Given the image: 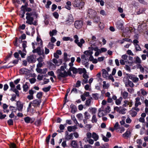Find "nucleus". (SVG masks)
Listing matches in <instances>:
<instances>
[{"label": "nucleus", "instance_id": "nucleus-5", "mask_svg": "<svg viewBox=\"0 0 148 148\" xmlns=\"http://www.w3.org/2000/svg\"><path fill=\"white\" fill-rule=\"evenodd\" d=\"M74 38L75 39L74 41L75 42L76 44L78 46L80 47H81L82 46L83 44L85 43L84 40L83 38H82L80 40V42H79V38L77 35H75L74 36Z\"/></svg>", "mask_w": 148, "mask_h": 148}, {"label": "nucleus", "instance_id": "nucleus-7", "mask_svg": "<svg viewBox=\"0 0 148 148\" xmlns=\"http://www.w3.org/2000/svg\"><path fill=\"white\" fill-rule=\"evenodd\" d=\"M123 81L125 84L126 87H127L129 86L131 87H133L134 86V84L133 82L130 81L128 78L127 77H125L123 78Z\"/></svg>", "mask_w": 148, "mask_h": 148}, {"label": "nucleus", "instance_id": "nucleus-9", "mask_svg": "<svg viewBox=\"0 0 148 148\" xmlns=\"http://www.w3.org/2000/svg\"><path fill=\"white\" fill-rule=\"evenodd\" d=\"M83 25V23L82 21H77L75 23V28L79 29L81 28Z\"/></svg>", "mask_w": 148, "mask_h": 148}, {"label": "nucleus", "instance_id": "nucleus-24", "mask_svg": "<svg viewBox=\"0 0 148 148\" xmlns=\"http://www.w3.org/2000/svg\"><path fill=\"white\" fill-rule=\"evenodd\" d=\"M116 26L119 29H122L123 27V23L120 21H118L116 24Z\"/></svg>", "mask_w": 148, "mask_h": 148}, {"label": "nucleus", "instance_id": "nucleus-2", "mask_svg": "<svg viewBox=\"0 0 148 148\" xmlns=\"http://www.w3.org/2000/svg\"><path fill=\"white\" fill-rule=\"evenodd\" d=\"M26 19L27 21L26 23L29 25L33 24L36 25L37 24V22L36 21L33 22L34 17L35 16V12H27L26 13Z\"/></svg>", "mask_w": 148, "mask_h": 148}, {"label": "nucleus", "instance_id": "nucleus-45", "mask_svg": "<svg viewBox=\"0 0 148 148\" xmlns=\"http://www.w3.org/2000/svg\"><path fill=\"white\" fill-rule=\"evenodd\" d=\"M71 119L73 121L74 123L76 124V125H77V124H79V123H78L75 117L74 116H71Z\"/></svg>", "mask_w": 148, "mask_h": 148}, {"label": "nucleus", "instance_id": "nucleus-58", "mask_svg": "<svg viewBox=\"0 0 148 148\" xmlns=\"http://www.w3.org/2000/svg\"><path fill=\"white\" fill-rule=\"evenodd\" d=\"M89 49H90L92 51V50H94L96 52L100 50V49H99L97 47H95V48H93V47H89Z\"/></svg>", "mask_w": 148, "mask_h": 148}, {"label": "nucleus", "instance_id": "nucleus-13", "mask_svg": "<svg viewBox=\"0 0 148 148\" xmlns=\"http://www.w3.org/2000/svg\"><path fill=\"white\" fill-rule=\"evenodd\" d=\"M135 60L134 61H132L131 63L132 64H133L134 63L135 64H140L141 62V60L140 58L138 57L137 56L135 58Z\"/></svg>", "mask_w": 148, "mask_h": 148}, {"label": "nucleus", "instance_id": "nucleus-39", "mask_svg": "<svg viewBox=\"0 0 148 148\" xmlns=\"http://www.w3.org/2000/svg\"><path fill=\"white\" fill-rule=\"evenodd\" d=\"M145 126H143L142 128L140 130V135L143 134L145 133Z\"/></svg>", "mask_w": 148, "mask_h": 148}, {"label": "nucleus", "instance_id": "nucleus-44", "mask_svg": "<svg viewBox=\"0 0 148 148\" xmlns=\"http://www.w3.org/2000/svg\"><path fill=\"white\" fill-rule=\"evenodd\" d=\"M23 90L25 92L27 91L29 88L28 85L26 84H25L23 85Z\"/></svg>", "mask_w": 148, "mask_h": 148}, {"label": "nucleus", "instance_id": "nucleus-1", "mask_svg": "<svg viewBox=\"0 0 148 148\" xmlns=\"http://www.w3.org/2000/svg\"><path fill=\"white\" fill-rule=\"evenodd\" d=\"M66 68V66L64 64L63 66H62L60 68L57 70V73L58 74V78L59 79H60L62 77H64L67 76L68 75H71V73L69 71L67 72L65 70Z\"/></svg>", "mask_w": 148, "mask_h": 148}, {"label": "nucleus", "instance_id": "nucleus-16", "mask_svg": "<svg viewBox=\"0 0 148 148\" xmlns=\"http://www.w3.org/2000/svg\"><path fill=\"white\" fill-rule=\"evenodd\" d=\"M101 71L102 72V75L104 78H106L108 76V73L106 70L103 69Z\"/></svg>", "mask_w": 148, "mask_h": 148}, {"label": "nucleus", "instance_id": "nucleus-42", "mask_svg": "<svg viewBox=\"0 0 148 148\" xmlns=\"http://www.w3.org/2000/svg\"><path fill=\"white\" fill-rule=\"evenodd\" d=\"M68 55L67 53L65 52L64 54V58L65 61L66 62L69 60V58H68Z\"/></svg>", "mask_w": 148, "mask_h": 148}, {"label": "nucleus", "instance_id": "nucleus-26", "mask_svg": "<svg viewBox=\"0 0 148 148\" xmlns=\"http://www.w3.org/2000/svg\"><path fill=\"white\" fill-rule=\"evenodd\" d=\"M126 109L124 108L121 107L119 113L122 114H125L126 113Z\"/></svg>", "mask_w": 148, "mask_h": 148}, {"label": "nucleus", "instance_id": "nucleus-15", "mask_svg": "<svg viewBox=\"0 0 148 148\" xmlns=\"http://www.w3.org/2000/svg\"><path fill=\"white\" fill-rule=\"evenodd\" d=\"M123 103V107H126L129 106L130 107H131L132 106V102L129 101L127 100L124 101Z\"/></svg>", "mask_w": 148, "mask_h": 148}, {"label": "nucleus", "instance_id": "nucleus-53", "mask_svg": "<svg viewBox=\"0 0 148 148\" xmlns=\"http://www.w3.org/2000/svg\"><path fill=\"white\" fill-rule=\"evenodd\" d=\"M92 134L89 132H88L86 134V136L88 138H90L92 137Z\"/></svg>", "mask_w": 148, "mask_h": 148}, {"label": "nucleus", "instance_id": "nucleus-28", "mask_svg": "<svg viewBox=\"0 0 148 148\" xmlns=\"http://www.w3.org/2000/svg\"><path fill=\"white\" fill-rule=\"evenodd\" d=\"M71 3L70 1H67L66 3V5H65V8L68 10H70L71 9Z\"/></svg>", "mask_w": 148, "mask_h": 148}, {"label": "nucleus", "instance_id": "nucleus-40", "mask_svg": "<svg viewBox=\"0 0 148 148\" xmlns=\"http://www.w3.org/2000/svg\"><path fill=\"white\" fill-rule=\"evenodd\" d=\"M84 114L85 119H88L90 117V115L87 112H85Z\"/></svg>", "mask_w": 148, "mask_h": 148}, {"label": "nucleus", "instance_id": "nucleus-23", "mask_svg": "<svg viewBox=\"0 0 148 148\" xmlns=\"http://www.w3.org/2000/svg\"><path fill=\"white\" fill-rule=\"evenodd\" d=\"M86 71L84 68L83 69L79 68L77 69V73L79 74H81L82 73H86Z\"/></svg>", "mask_w": 148, "mask_h": 148}, {"label": "nucleus", "instance_id": "nucleus-27", "mask_svg": "<svg viewBox=\"0 0 148 148\" xmlns=\"http://www.w3.org/2000/svg\"><path fill=\"white\" fill-rule=\"evenodd\" d=\"M91 121L93 123H97V119L96 118V116L95 114H94L93 115Z\"/></svg>", "mask_w": 148, "mask_h": 148}, {"label": "nucleus", "instance_id": "nucleus-34", "mask_svg": "<svg viewBox=\"0 0 148 148\" xmlns=\"http://www.w3.org/2000/svg\"><path fill=\"white\" fill-rule=\"evenodd\" d=\"M130 112L131 116L133 117H135L137 114V112L132 109H131Z\"/></svg>", "mask_w": 148, "mask_h": 148}, {"label": "nucleus", "instance_id": "nucleus-47", "mask_svg": "<svg viewBox=\"0 0 148 148\" xmlns=\"http://www.w3.org/2000/svg\"><path fill=\"white\" fill-rule=\"evenodd\" d=\"M51 86H49L47 87H45L43 88L42 90L43 91L45 92H47L49 90L50 88H51Z\"/></svg>", "mask_w": 148, "mask_h": 148}, {"label": "nucleus", "instance_id": "nucleus-57", "mask_svg": "<svg viewBox=\"0 0 148 148\" xmlns=\"http://www.w3.org/2000/svg\"><path fill=\"white\" fill-rule=\"evenodd\" d=\"M134 46L135 47L137 51H140L141 50V49L138 44Z\"/></svg>", "mask_w": 148, "mask_h": 148}, {"label": "nucleus", "instance_id": "nucleus-56", "mask_svg": "<svg viewBox=\"0 0 148 148\" xmlns=\"http://www.w3.org/2000/svg\"><path fill=\"white\" fill-rule=\"evenodd\" d=\"M12 90L15 93L16 95L18 96H19V92L15 88L14 89H12Z\"/></svg>", "mask_w": 148, "mask_h": 148}, {"label": "nucleus", "instance_id": "nucleus-59", "mask_svg": "<svg viewBox=\"0 0 148 148\" xmlns=\"http://www.w3.org/2000/svg\"><path fill=\"white\" fill-rule=\"evenodd\" d=\"M119 124L118 122H116V123L114 125V128L115 130H118L119 129Z\"/></svg>", "mask_w": 148, "mask_h": 148}, {"label": "nucleus", "instance_id": "nucleus-33", "mask_svg": "<svg viewBox=\"0 0 148 148\" xmlns=\"http://www.w3.org/2000/svg\"><path fill=\"white\" fill-rule=\"evenodd\" d=\"M110 86V85L108 83L106 84V81L103 82V87L104 89H107Z\"/></svg>", "mask_w": 148, "mask_h": 148}, {"label": "nucleus", "instance_id": "nucleus-63", "mask_svg": "<svg viewBox=\"0 0 148 148\" xmlns=\"http://www.w3.org/2000/svg\"><path fill=\"white\" fill-rule=\"evenodd\" d=\"M42 96V93L41 92H39L37 93L36 96L39 99L41 98Z\"/></svg>", "mask_w": 148, "mask_h": 148}, {"label": "nucleus", "instance_id": "nucleus-48", "mask_svg": "<svg viewBox=\"0 0 148 148\" xmlns=\"http://www.w3.org/2000/svg\"><path fill=\"white\" fill-rule=\"evenodd\" d=\"M76 116L79 120H82L83 118V115L81 113L77 114Z\"/></svg>", "mask_w": 148, "mask_h": 148}, {"label": "nucleus", "instance_id": "nucleus-11", "mask_svg": "<svg viewBox=\"0 0 148 148\" xmlns=\"http://www.w3.org/2000/svg\"><path fill=\"white\" fill-rule=\"evenodd\" d=\"M40 47H38L37 49L34 50V52L37 53L39 55H42L44 54L43 49H40Z\"/></svg>", "mask_w": 148, "mask_h": 148}, {"label": "nucleus", "instance_id": "nucleus-4", "mask_svg": "<svg viewBox=\"0 0 148 148\" xmlns=\"http://www.w3.org/2000/svg\"><path fill=\"white\" fill-rule=\"evenodd\" d=\"M40 101H38L37 100H33L30 102L27 109V111H29L31 109L32 105L34 107L38 106L40 105Z\"/></svg>", "mask_w": 148, "mask_h": 148}, {"label": "nucleus", "instance_id": "nucleus-37", "mask_svg": "<svg viewBox=\"0 0 148 148\" xmlns=\"http://www.w3.org/2000/svg\"><path fill=\"white\" fill-rule=\"evenodd\" d=\"M57 31L56 30L53 29L52 31L49 32V34L51 36H52L53 35H55L56 34Z\"/></svg>", "mask_w": 148, "mask_h": 148}, {"label": "nucleus", "instance_id": "nucleus-61", "mask_svg": "<svg viewBox=\"0 0 148 148\" xmlns=\"http://www.w3.org/2000/svg\"><path fill=\"white\" fill-rule=\"evenodd\" d=\"M127 56L125 54L121 56L122 59L124 60H126L127 59Z\"/></svg>", "mask_w": 148, "mask_h": 148}, {"label": "nucleus", "instance_id": "nucleus-50", "mask_svg": "<svg viewBox=\"0 0 148 148\" xmlns=\"http://www.w3.org/2000/svg\"><path fill=\"white\" fill-rule=\"evenodd\" d=\"M140 91L141 93L143 96L146 95L147 94V92L143 89H141Z\"/></svg>", "mask_w": 148, "mask_h": 148}, {"label": "nucleus", "instance_id": "nucleus-21", "mask_svg": "<svg viewBox=\"0 0 148 148\" xmlns=\"http://www.w3.org/2000/svg\"><path fill=\"white\" fill-rule=\"evenodd\" d=\"M131 133V132L130 130L128 129L126 132L124 134H123L122 135L124 137H128L130 136Z\"/></svg>", "mask_w": 148, "mask_h": 148}, {"label": "nucleus", "instance_id": "nucleus-3", "mask_svg": "<svg viewBox=\"0 0 148 148\" xmlns=\"http://www.w3.org/2000/svg\"><path fill=\"white\" fill-rule=\"evenodd\" d=\"M73 4L75 7H77L79 9H81L84 7V2L81 0H76L73 1Z\"/></svg>", "mask_w": 148, "mask_h": 148}, {"label": "nucleus", "instance_id": "nucleus-6", "mask_svg": "<svg viewBox=\"0 0 148 148\" xmlns=\"http://www.w3.org/2000/svg\"><path fill=\"white\" fill-rule=\"evenodd\" d=\"M74 38L75 39L74 41L75 42L76 44L78 46L80 47H81L82 46L83 44L85 43L84 40L83 38H82L80 40V42H79V38L77 35H75L74 36Z\"/></svg>", "mask_w": 148, "mask_h": 148}, {"label": "nucleus", "instance_id": "nucleus-10", "mask_svg": "<svg viewBox=\"0 0 148 148\" xmlns=\"http://www.w3.org/2000/svg\"><path fill=\"white\" fill-rule=\"evenodd\" d=\"M35 58V56L31 55L27 58V60L29 63L35 62L36 61Z\"/></svg>", "mask_w": 148, "mask_h": 148}, {"label": "nucleus", "instance_id": "nucleus-29", "mask_svg": "<svg viewBox=\"0 0 148 148\" xmlns=\"http://www.w3.org/2000/svg\"><path fill=\"white\" fill-rule=\"evenodd\" d=\"M103 111L101 109H99V112L98 113V116L100 118L104 116Z\"/></svg>", "mask_w": 148, "mask_h": 148}, {"label": "nucleus", "instance_id": "nucleus-41", "mask_svg": "<svg viewBox=\"0 0 148 148\" xmlns=\"http://www.w3.org/2000/svg\"><path fill=\"white\" fill-rule=\"evenodd\" d=\"M66 138L68 140L73 139V136L72 134L71 133L69 135H67L66 136Z\"/></svg>", "mask_w": 148, "mask_h": 148}, {"label": "nucleus", "instance_id": "nucleus-12", "mask_svg": "<svg viewBox=\"0 0 148 148\" xmlns=\"http://www.w3.org/2000/svg\"><path fill=\"white\" fill-rule=\"evenodd\" d=\"M16 106L17 109L19 111H21L22 110L23 105V104L21 103L20 101H18L16 103Z\"/></svg>", "mask_w": 148, "mask_h": 148}, {"label": "nucleus", "instance_id": "nucleus-31", "mask_svg": "<svg viewBox=\"0 0 148 148\" xmlns=\"http://www.w3.org/2000/svg\"><path fill=\"white\" fill-rule=\"evenodd\" d=\"M19 72L22 74H26L27 73V70L25 68H22L20 70Z\"/></svg>", "mask_w": 148, "mask_h": 148}, {"label": "nucleus", "instance_id": "nucleus-36", "mask_svg": "<svg viewBox=\"0 0 148 148\" xmlns=\"http://www.w3.org/2000/svg\"><path fill=\"white\" fill-rule=\"evenodd\" d=\"M73 19L72 16L70 15L69 16L68 19L66 20V22L69 21V22L72 23L73 21Z\"/></svg>", "mask_w": 148, "mask_h": 148}, {"label": "nucleus", "instance_id": "nucleus-19", "mask_svg": "<svg viewBox=\"0 0 148 148\" xmlns=\"http://www.w3.org/2000/svg\"><path fill=\"white\" fill-rule=\"evenodd\" d=\"M140 99L139 97L136 98L135 99V106H138L139 105H141V103L140 101Z\"/></svg>", "mask_w": 148, "mask_h": 148}, {"label": "nucleus", "instance_id": "nucleus-51", "mask_svg": "<svg viewBox=\"0 0 148 148\" xmlns=\"http://www.w3.org/2000/svg\"><path fill=\"white\" fill-rule=\"evenodd\" d=\"M96 109L95 108H92L90 109V112L92 114H95L96 112Z\"/></svg>", "mask_w": 148, "mask_h": 148}, {"label": "nucleus", "instance_id": "nucleus-49", "mask_svg": "<svg viewBox=\"0 0 148 148\" xmlns=\"http://www.w3.org/2000/svg\"><path fill=\"white\" fill-rule=\"evenodd\" d=\"M53 45H54L53 43L51 42H49L48 45V47L51 49H53Z\"/></svg>", "mask_w": 148, "mask_h": 148}, {"label": "nucleus", "instance_id": "nucleus-62", "mask_svg": "<svg viewBox=\"0 0 148 148\" xmlns=\"http://www.w3.org/2000/svg\"><path fill=\"white\" fill-rule=\"evenodd\" d=\"M132 109L137 112H138L140 110L138 108V106H135Z\"/></svg>", "mask_w": 148, "mask_h": 148}, {"label": "nucleus", "instance_id": "nucleus-30", "mask_svg": "<svg viewBox=\"0 0 148 148\" xmlns=\"http://www.w3.org/2000/svg\"><path fill=\"white\" fill-rule=\"evenodd\" d=\"M71 146L73 148H76L77 146V141L75 140H72L71 142Z\"/></svg>", "mask_w": 148, "mask_h": 148}, {"label": "nucleus", "instance_id": "nucleus-17", "mask_svg": "<svg viewBox=\"0 0 148 148\" xmlns=\"http://www.w3.org/2000/svg\"><path fill=\"white\" fill-rule=\"evenodd\" d=\"M89 13L93 17L95 18L97 16L96 12L93 10H90L89 11Z\"/></svg>", "mask_w": 148, "mask_h": 148}, {"label": "nucleus", "instance_id": "nucleus-54", "mask_svg": "<svg viewBox=\"0 0 148 148\" xmlns=\"http://www.w3.org/2000/svg\"><path fill=\"white\" fill-rule=\"evenodd\" d=\"M25 14V10H21L20 12V17L21 18H23L24 16V14Z\"/></svg>", "mask_w": 148, "mask_h": 148}, {"label": "nucleus", "instance_id": "nucleus-22", "mask_svg": "<svg viewBox=\"0 0 148 148\" xmlns=\"http://www.w3.org/2000/svg\"><path fill=\"white\" fill-rule=\"evenodd\" d=\"M84 53L87 56H91L93 53V52L92 51L89 50L85 51L84 52Z\"/></svg>", "mask_w": 148, "mask_h": 148}, {"label": "nucleus", "instance_id": "nucleus-46", "mask_svg": "<svg viewBox=\"0 0 148 148\" xmlns=\"http://www.w3.org/2000/svg\"><path fill=\"white\" fill-rule=\"evenodd\" d=\"M63 40L64 41H68L69 40H70L71 41H73V39L69 37H64L63 38Z\"/></svg>", "mask_w": 148, "mask_h": 148}, {"label": "nucleus", "instance_id": "nucleus-64", "mask_svg": "<svg viewBox=\"0 0 148 148\" xmlns=\"http://www.w3.org/2000/svg\"><path fill=\"white\" fill-rule=\"evenodd\" d=\"M102 139L105 142H108L109 141V139L104 136H103Z\"/></svg>", "mask_w": 148, "mask_h": 148}, {"label": "nucleus", "instance_id": "nucleus-60", "mask_svg": "<svg viewBox=\"0 0 148 148\" xmlns=\"http://www.w3.org/2000/svg\"><path fill=\"white\" fill-rule=\"evenodd\" d=\"M138 67L139 68L140 71L141 72L143 73L144 72V69L141 65L139 64Z\"/></svg>", "mask_w": 148, "mask_h": 148}, {"label": "nucleus", "instance_id": "nucleus-32", "mask_svg": "<svg viewBox=\"0 0 148 148\" xmlns=\"http://www.w3.org/2000/svg\"><path fill=\"white\" fill-rule=\"evenodd\" d=\"M72 71L74 73H77V69L74 67H70L69 71Z\"/></svg>", "mask_w": 148, "mask_h": 148}, {"label": "nucleus", "instance_id": "nucleus-35", "mask_svg": "<svg viewBox=\"0 0 148 148\" xmlns=\"http://www.w3.org/2000/svg\"><path fill=\"white\" fill-rule=\"evenodd\" d=\"M122 99V98L121 97H120L119 99H116L115 101L116 104L118 105H120Z\"/></svg>", "mask_w": 148, "mask_h": 148}, {"label": "nucleus", "instance_id": "nucleus-38", "mask_svg": "<svg viewBox=\"0 0 148 148\" xmlns=\"http://www.w3.org/2000/svg\"><path fill=\"white\" fill-rule=\"evenodd\" d=\"M24 120L25 122L27 123H29L31 121H32V119L28 116L25 118H24Z\"/></svg>", "mask_w": 148, "mask_h": 148}, {"label": "nucleus", "instance_id": "nucleus-52", "mask_svg": "<svg viewBox=\"0 0 148 148\" xmlns=\"http://www.w3.org/2000/svg\"><path fill=\"white\" fill-rule=\"evenodd\" d=\"M51 2L50 1H47V4L45 5V7L47 8H49V6L51 4Z\"/></svg>", "mask_w": 148, "mask_h": 148}, {"label": "nucleus", "instance_id": "nucleus-55", "mask_svg": "<svg viewBox=\"0 0 148 148\" xmlns=\"http://www.w3.org/2000/svg\"><path fill=\"white\" fill-rule=\"evenodd\" d=\"M99 13L101 15L103 16H106V13L105 11L104 10H101L99 12Z\"/></svg>", "mask_w": 148, "mask_h": 148}, {"label": "nucleus", "instance_id": "nucleus-8", "mask_svg": "<svg viewBox=\"0 0 148 148\" xmlns=\"http://www.w3.org/2000/svg\"><path fill=\"white\" fill-rule=\"evenodd\" d=\"M19 54H20L21 55V57L22 58H24L25 57V56L26 55V54L24 53L21 50H19L18 51V53L16 52H15L14 54V57L16 58H18V57L19 56Z\"/></svg>", "mask_w": 148, "mask_h": 148}, {"label": "nucleus", "instance_id": "nucleus-25", "mask_svg": "<svg viewBox=\"0 0 148 148\" xmlns=\"http://www.w3.org/2000/svg\"><path fill=\"white\" fill-rule=\"evenodd\" d=\"M121 94L123 98L124 99H127V98L128 95V93L127 92L125 91L121 92Z\"/></svg>", "mask_w": 148, "mask_h": 148}, {"label": "nucleus", "instance_id": "nucleus-14", "mask_svg": "<svg viewBox=\"0 0 148 148\" xmlns=\"http://www.w3.org/2000/svg\"><path fill=\"white\" fill-rule=\"evenodd\" d=\"M77 129L76 125L73 126H69L67 127V130L69 132L74 131Z\"/></svg>", "mask_w": 148, "mask_h": 148}, {"label": "nucleus", "instance_id": "nucleus-18", "mask_svg": "<svg viewBox=\"0 0 148 148\" xmlns=\"http://www.w3.org/2000/svg\"><path fill=\"white\" fill-rule=\"evenodd\" d=\"M128 77L129 78L132 79L134 82H137L139 81V79L137 77H134L131 75H128Z\"/></svg>", "mask_w": 148, "mask_h": 148}, {"label": "nucleus", "instance_id": "nucleus-20", "mask_svg": "<svg viewBox=\"0 0 148 148\" xmlns=\"http://www.w3.org/2000/svg\"><path fill=\"white\" fill-rule=\"evenodd\" d=\"M92 137L95 141H96L98 140L99 136L96 133L93 132L92 133Z\"/></svg>", "mask_w": 148, "mask_h": 148}, {"label": "nucleus", "instance_id": "nucleus-43", "mask_svg": "<svg viewBox=\"0 0 148 148\" xmlns=\"http://www.w3.org/2000/svg\"><path fill=\"white\" fill-rule=\"evenodd\" d=\"M91 99H92L91 97V99H89L86 101V105L87 106H89L90 105L91 102Z\"/></svg>", "mask_w": 148, "mask_h": 148}]
</instances>
